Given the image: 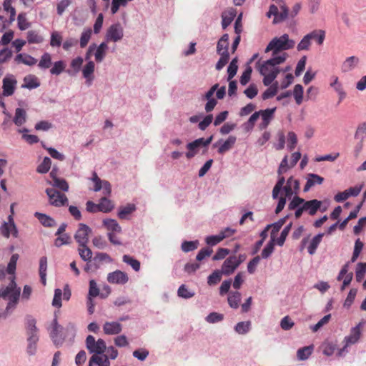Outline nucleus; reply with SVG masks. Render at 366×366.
Segmentation results:
<instances>
[{
	"mask_svg": "<svg viewBox=\"0 0 366 366\" xmlns=\"http://www.w3.org/2000/svg\"><path fill=\"white\" fill-rule=\"evenodd\" d=\"M288 55L282 53L279 56H272V58L265 61L259 60L256 63V67L261 75L264 76L263 84L264 86L270 85L277 78L280 72L279 65L283 64Z\"/></svg>",
	"mask_w": 366,
	"mask_h": 366,
	"instance_id": "f257e3e1",
	"label": "nucleus"
},
{
	"mask_svg": "<svg viewBox=\"0 0 366 366\" xmlns=\"http://www.w3.org/2000/svg\"><path fill=\"white\" fill-rule=\"evenodd\" d=\"M295 41L285 34L280 37L273 38L265 48L264 52H272V56H279L283 51L294 48Z\"/></svg>",
	"mask_w": 366,
	"mask_h": 366,
	"instance_id": "f03ea898",
	"label": "nucleus"
},
{
	"mask_svg": "<svg viewBox=\"0 0 366 366\" xmlns=\"http://www.w3.org/2000/svg\"><path fill=\"white\" fill-rule=\"evenodd\" d=\"M15 279V276H11L10 277L9 284L1 292V297L4 299L9 300V302L6 306L7 311L10 309H14L16 307L21 294V288L17 287Z\"/></svg>",
	"mask_w": 366,
	"mask_h": 366,
	"instance_id": "7ed1b4c3",
	"label": "nucleus"
},
{
	"mask_svg": "<svg viewBox=\"0 0 366 366\" xmlns=\"http://www.w3.org/2000/svg\"><path fill=\"white\" fill-rule=\"evenodd\" d=\"M86 347L88 351L93 355H102L107 350L105 341L103 339L96 340L92 335L86 337Z\"/></svg>",
	"mask_w": 366,
	"mask_h": 366,
	"instance_id": "20e7f679",
	"label": "nucleus"
},
{
	"mask_svg": "<svg viewBox=\"0 0 366 366\" xmlns=\"http://www.w3.org/2000/svg\"><path fill=\"white\" fill-rule=\"evenodd\" d=\"M212 139V137H209L207 139L204 138H199L192 142L189 143L187 145V149L188 152L186 153V157L187 159H191L194 157L196 154L199 152L201 148L205 147L209 145Z\"/></svg>",
	"mask_w": 366,
	"mask_h": 366,
	"instance_id": "39448f33",
	"label": "nucleus"
},
{
	"mask_svg": "<svg viewBox=\"0 0 366 366\" xmlns=\"http://www.w3.org/2000/svg\"><path fill=\"white\" fill-rule=\"evenodd\" d=\"M288 12V8L285 4H282L281 6L272 4L269 6V10L267 13V16L268 18H270L271 16H274V18L273 19V23L277 24L283 21L287 18Z\"/></svg>",
	"mask_w": 366,
	"mask_h": 366,
	"instance_id": "423d86ee",
	"label": "nucleus"
},
{
	"mask_svg": "<svg viewBox=\"0 0 366 366\" xmlns=\"http://www.w3.org/2000/svg\"><path fill=\"white\" fill-rule=\"evenodd\" d=\"M46 193L49 197V203L53 206L62 207L68 203L66 196L54 188H47Z\"/></svg>",
	"mask_w": 366,
	"mask_h": 366,
	"instance_id": "0eeeda50",
	"label": "nucleus"
},
{
	"mask_svg": "<svg viewBox=\"0 0 366 366\" xmlns=\"http://www.w3.org/2000/svg\"><path fill=\"white\" fill-rule=\"evenodd\" d=\"M123 36L124 31L122 26L120 24H114L108 28L105 35V40L106 42H117L122 40Z\"/></svg>",
	"mask_w": 366,
	"mask_h": 366,
	"instance_id": "6e6552de",
	"label": "nucleus"
},
{
	"mask_svg": "<svg viewBox=\"0 0 366 366\" xmlns=\"http://www.w3.org/2000/svg\"><path fill=\"white\" fill-rule=\"evenodd\" d=\"M91 229L84 224H79V228L74 234V239L79 246H84L89 242V234Z\"/></svg>",
	"mask_w": 366,
	"mask_h": 366,
	"instance_id": "1a4fd4ad",
	"label": "nucleus"
},
{
	"mask_svg": "<svg viewBox=\"0 0 366 366\" xmlns=\"http://www.w3.org/2000/svg\"><path fill=\"white\" fill-rule=\"evenodd\" d=\"M129 280L127 274L120 271L116 270L113 272H110L107 276V281L111 284H126Z\"/></svg>",
	"mask_w": 366,
	"mask_h": 366,
	"instance_id": "9d476101",
	"label": "nucleus"
},
{
	"mask_svg": "<svg viewBox=\"0 0 366 366\" xmlns=\"http://www.w3.org/2000/svg\"><path fill=\"white\" fill-rule=\"evenodd\" d=\"M122 331V325L119 322L107 321L103 325V332L107 335H119Z\"/></svg>",
	"mask_w": 366,
	"mask_h": 366,
	"instance_id": "9b49d317",
	"label": "nucleus"
},
{
	"mask_svg": "<svg viewBox=\"0 0 366 366\" xmlns=\"http://www.w3.org/2000/svg\"><path fill=\"white\" fill-rule=\"evenodd\" d=\"M332 79V81L330 82V86L337 92L339 97L338 104H340L346 98L347 92L337 76H333Z\"/></svg>",
	"mask_w": 366,
	"mask_h": 366,
	"instance_id": "f8f14e48",
	"label": "nucleus"
},
{
	"mask_svg": "<svg viewBox=\"0 0 366 366\" xmlns=\"http://www.w3.org/2000/svg\"><path fill=\"white\" fill-rule=\"evenodd\" d=\"M360 325H357L356 327H353L351 330L350 335L345 337V345L343 349H341L338 355L340 356L342 354V352L344 351L345 348L347 347L350 345L355 344L358 341V340L360 337Z\"/></svg>",
	"mask_w": 366,
	"mask_h": 366,
	"instance_id": "ddd939ff",
	"label": "nucleus"
},
{
	"mask_svg": "<svg viewBox=\"0 0 366 366\" xmlns=\"http://www.w3.org/2000/svg\"><path fill=\"white\" fill-rule=\"evenodd\" d=\"M238 267V263L236 262V255H232L227 258L222 266V272L225 275H229Z\"/></svg>",
	"mask_w": 366,
	"mask_h": 366,
	"instance_id": "4468645a",
	"label": "nucleus"
},
{
	"mask_svg": "<svg viewBox=\"0 0 366 366\" xmlns=\"http://www.w3.org/2000/svg\"><path fill=\"white\" fill-rule=\"evenodd\" d=\"M321 205V201L317 199H312L309 201L304 200V203L302 207L305 212H307L310 215L313 216L320 209Z\"/></svg>",
	"mask_w": 366,
	"mask_h": 366,
	"instance_id": "2eb2a0df",
	"label": "nucleus"
},
{
	"mask_svg": "<svg viewBox=\"0 0 366 366\" xmlns=\"http://www.w3.org/2000/svg\"><path fill=\"white\" fill-rule=\"evenodd\" d=\"M0 233L5 238H9L11 234L14 237L17 238L19 236V231L15 224H6L4 222L0 227Z\"/></svg>",
	"mask_w": 366,
	"mask_h": 366,
	"instance_id": "dca6fc26",
	"label": "nucleus"
},
{
	"mask_svg": "<svg viewBox=\"0 0 366 366\" xmlns=\"http://www.w3.org/2000/svg\"><path fill=\"white\" fill-rule=\"evenodd\" d=\"M95 364L98 366H110V362L108 355H93L89 362L88 366H92Z\"/></svg>",
	"mask_w": 366,
	"mask_h": 366,
	"instance_id": "f3484780",
	"label": "nucleus"
},
{
	"mask_svg": "<svg viewBox=\"0 0 366 366\" xmlns=\"http://www.w3.org/2000/svg\"><path fill=\"white\" fill-rule=\"evenodd\" d=\"M360 60L359 58L355 56L347 57L342 63L341 66V70L342 72L346 73L354 69L358 64Z\"/></svg>",
	"mask_w": 366,
	"mask_h": 366,
	"instance_id": "a211bd4d",
	"label": "nucleus"
},
{
	"mask_svg": "<svg viewBox=\"0 0 366 366\" xmlns=\"http://www.w3.org/2000/svg\"><path fill=\"white\" fill-rule=\"evenodd\" d=\"M95 64L92 61H89L83 68V76L86 79L88 85H91L94 79L93 73L94 71Z\"/></svg>",
	"mask_w": 366,
	"mask_h": 366,
	"instance_id": "6ab92c4d",
	"label": "nucleus"
},
{
	"mask_svg": "<svg viewBox=\"0 0 366 366\" xmlns=\"http://www.w3.org/2000/svg\"><path fill=\"white\" fill-rule=\"evenodd\" d=\"M34 216L39 219L40 223L46 227H54L56 225V221L45 214L36 212Z\"/></svg>",
	"mask_w": 366,
	"mask_h": 366,
	"instance_id": "aec40b11",
	"label": "nucleus"
},
{
	"mask_svg": "<svg viewBox=\"0 0 366 366\" xmlns=\"http://www.w3.org/2000/svg\"><path fill=\"white\" fill-rule=\"evenodd\" d=\"M229 35L224 34L217 42V51L219 54H229L228 46H229Z\"/></svg>",
	"mask_w": 366,
	"mask_h": 366,
	"instance_id": "412c9836",
	"label": "nucleus"
},
{
	"mask_svg": "<svg viewBox=\"0 0 366 366\" xmlns=\"http://www.w3.org/2000/svg\"><path fill=\"white\" fill-rule=\"evenodd\" d=\"M16 83V80L4 78L3 80V94L4 96H11L14 92V86Z\"/></svg>",
	"mask_w": 366,
	"mask_h": 366,
	"instance_id": "4be33fe9",
	"label": "nucleus"
},
{
	"mask_svg": "<svg viewBox=\"0 0 366 366\" xmlns=\"http://www.w3.org/2000/svg\"><path fill=\"white\" fill-rule=\"evenodd\" d=\"M242 295L241 293L236 292H231L227 298L229 305L233 309H237L239 306Z\"/></svg>",
	"mask_w": 366,
	"mask_h": 366,
	"instance_id": "5701e85b",
	"label": "nucleus"
},
{
	"mask_svg": "<svg viewBox=\"0 0 366 366\" xmlns=\"http://www.w3.org/2000/svg\"><path fill=\"white\" fill-rule=\"evenodd\" d=\"M40 82L38 78L34 75H27L24 79L23 86L29 89H35L39 87Z\"/></svg>",
	"mask_w": 366,
	"mask_h": 366,
	"instance_id": "b1692460",
	"label": "nucleus"
},
{
	"mask_svg": "<svg viewBox=\"0 0 366 366\" xmlns=\"http://www.w3.org/2000/svg\"><path fill=\"white\" fill-rule=\"evenodd\" d=\"M103 225L107 228L109 232H117L119 233L122 231V228L114 219H105L103 220Z\"/></svg>",
	"mask_w": 366,
	"mask_h": 366,
	"instance_id": "393cba45",
	"label": "nucleus"
},
{
	"mask_svg": "<svg viewBox=\"0 0 366 366\" xmlns=\"http://www.w3.org/2000/svg\"><path fill=\"white\" fill-rule=\"evenodd\" d=\"M26 112L24 109L17 108L15 111L14 122L17 126H21L26 122Z\"/></svg>",
	"mask_w": 366,
	"mask_h": 366,
	"instance_id": "a878e982",
	"label": "nucleus"
},
{
	"mask_svg": "<svg viewBox=\"0 0 366 366\" xmlns=\"http://www.w3.org/2000/svg\"><path fill=\"white\" fill-rule=\"evenodd\" d=\"M323 182V178L314 174H311L306 182L304 187V191H308L315 184H321Z\"/></svg>",
	"mask_w": 366,
	"mask_h": 366,
	"instance_id": "bb28decb",
	"label": "nucleus"
},
{
	"mask_svg": "<svg viewBox=\"0 0 366 366\" xmlns=\"http://www.w3.org/2000/svg\"><path fill=\"white\" fill-rule=\"evenodd\" d=\"M93 262L95 265V268L97 269L100 267L101 263H102L103 262H109V263L112 262V259L107 253L99 252L94 257Z\"/></svg>",
	"mask_w": 366,
	"mask_h": 366,
	"instance_id": "cd10ccee",
	"label": "nucleus"
},
{
	"mask_svg": "<svg viewBox=\"0 0 366 366\" xmlns=\"http://www.w3.org/2000/svg\"><path fill=\"white\" fill-rule=\"evenodd\" d=\"M323 236V233H320L312 238L310 243V245L307 247V250L310 254H314L315 253L316 249L320 243L321 242Z\"/></svg>",
	"mask_w": 366,
	"mask_h": 366,
	"instance_id": "c85d7f7f",
	"label": "nucleus"
},
{
	"mask_svg": "<svg viewBox=\"0 0 366 366\" xmlns=\"http://www.w3.org/2000/svg\"><path fill=\"white\" fill-rule=\"evenodd\" d=\"M99 210L104 213H108L114 209V204L106 197H102L100 199V202L98 204Z\"/></svg>",
	"mask_w": 366,
	"mask_h": 366,
	"instance_id": "c756f323",
	"label": "nucleus"
},
{
	"mask_svg": "<svg viewBox=\"0 0 366 366\" xmlns=\"http://www.w3.org/2000/svg\"><path fill=\"white\" fill-rule=\"evenodd\" d=\"M108 49V46L107 42H102L100 45L97 48L96 52L94 54L95 60L97 62H102L104 58L106 56V52Z\"/></svg>",
	"mask_w": 366,
	"mask_h": 366,
	"instance_id": "7c9ffc66",
	"label": "nucleus"
},
{
	"mask_svg": "<svg viewBox=\"0 0 366 366\" xmlns=\"http://www.w3.org/2000/svg\"><path fill=\"white\" fill-rule=\"evenodd\" d=\"M274 111H275V109L274 108V109H267L265 110H261L259 112H260V115L262 119V127L264 128V127H267V125L269 124V123L272 117V115H273Z\"/></svg>",
	"mask_w": 366,
	"mask_h": 366,
	"instance_id": "2f4dec72",
	"label": "nucleus"
},
{
	"mask_svg": "<svg viewBox=\"0 0 366 366\" xmlns=\"http://www.w3.org/2000/svg\"><path fill=\"white\" fill-rule=\"evenodd\" d=\"M12 1L13 0H4L3 4L4 11L10 13L9 21L8 24H10L13 21H14L16 16V9L11 5Z\"/></svg>",
	"mask_w": 366,
	"mask_h": 366,
	"instance_id": "473e14b6",
	"label": "nucleus"
},
{
	"mask_svg": "<svg viewBox=\"0 0 366 366\" xmlns=\"http://www.w3.org/2000/svg\"><path fill=\"white\" fill-rule=\"evenodd\" d=\"M44 38L36 31L30 30L27 32V41L29 44H40Z\"/></svg>",
	"mask_w": 366,
	"mask_h": 366,
	"instance_id": "72a5a7b5",
	"label": "nucleus"
},
{
	"mask_svg": "<svg viewBox=\"0 0 366 366\" xmlns=\"http://www.w3.org/2000/svg\"><path fill=\"white\" fill-rule=\"evenodd\" d=\"M47 269V258L46 257H41L39 259V275L41 277V282L46 284V275Z\"/></svg>",
	"mask_w": 366,
	"mask_h": 366,
	"instance_id": "f704fd0d",
	"label": "nucleus"
},
{
	"mask_svg": "<svg viewBox=\"0 0 366 366\" xmlns=\"http://www.w3.org/2000/svg\"><path fill=\"white\" fill-rule=\"evenodd\" d=\"M79 254L80 257L84 261H91L92 257V250L87 247V244H85L84 246H79L78 248Z\"/></svg>",
	"mask_w": 366,
	"mask_h": 366,
	"instance_id": "c9c22d12",
	"label": "nucleus"
},
{
	"mask_svg": "<svg viewBox=\"0 0 366 366\" xmlns=\"http://www.w3.org/2000/svg\"><path fill=\"white\" fill-rule=\"evenodd\" d=\"M52 64L51 56L49 53L45 52L41 57L38 66L43 69H49Z\"/></svg>",
	"mask_w": 366,
	"mask_h": 366,
	"instance_id": "e433bc0d",
	"label": "nucleus"
},
{
	"mask_svg": "<svg viewBox=\"0 0 366 366\" xmlns=\"http://www.w3.org/2000/svg\"><path fill=\"white\" fill-rule=\"evenodd\" d=\"M122 260L124 262L127 263V264L130 265L132 269L136 271L139 272L140 269V262L132 257L124 254L122 257Z\"/></svg>",
	"mask_w": 366,
	"mask_h": 366,
	"instance_id": "4c0bfd02",
	"label": "nucleus"
},
{
	"mask_svg": "<svg viewBox=\"0 0 366 366\" xmlns=\"http://www.w3.org/2000/svg\"><path fill=\"white\" fill-rule=\"evenodd\" d=\"M18 21V28L21 31H24L30 27L31 24L26 19V13H20L17 17Z\"/></svg>",
	"mask_w": 366,
	"mask_h": 366,
	"instance_id": "58836bf2",
	"label": "nucleus"
},
{
	"mask_svg": "<svg viewBox=\"0 0 366 366\" xmlns=\"http://www.w3.org/2000/svg\"><path fill=\"white\" fill-rule=\"evenodd\" d=\"M235 12L234 11L229 12H223L222 14V26L224 29H225L233 21L235 17Z\"/></svg>",
	"mask_w": 366,
	"mask_h": 366,
	"instance_id": "ea45409f",
	"label": "nucleus"
},
{
	"mask_svg": "<svg viewBox=\"0 0 366 366\" xmlns=\"http://www.w3.org/2000/svg\"><path fill=\"white\" fill-rule=\"evenodd\" d=\"M269 86V87L267 88L262 94L263 99H267L272 98L274 96H275L276 94L277 93V89H278L277 81H275L274 84H271Z\"/></svg>",
	"mask_w": 366,
	"mask_h": 366,
	"instance_id": "a19ab883",
	"label": "nucleus"
},
{
	"mask_svg": "<svg viewBox=\"0 0 366 366\" xmlns=\"http://www.w3.org/2000/svg\"><path fill=\"white\" fill-rule=\"evenodd\" d=\"M311 40L314 39L319 45H322L325 38V32L323 30H315L309 34Z\"/></svg>",
	"mask_w": 366,
	"mask_h": 366,
	"instance_id": "79ce46f5",
	"label": "nucleus"
},
{
	"mask_svg": "<svg viewBox=\"0 0 366 366\" xmlns=\"http://www.w3.org/2000/svg\"><path fill=\"white\" fill-rule=\"evenodd\" d=\"M19 259V254H14L11 255L9 262L7 265L6 272L8 274H11L12 276H14L16 267V263Z\"/></svg>",
	"mask_w": 366,
	"mask_h": 366,
	"instance_id": "37998d69",
	"label": "nucleus"
},
{
	"mask_svg": "<svg viewBox=\"0 0 366 366\" xmlns=\"http://www.w3.org/2000/svg\"><path fill=\"white\" fill-rule=\"evenodd\" d=\"M57 236L54 240V245L56 247H60L64 244H69L71 242V237L68 234H62Z\"/></svg>",
	"mask_w": 366,
	"mask_h": 366,
	"instance_id": "c03bdc74",
	"label": "nucleus"
},
{
	"mask_svg": "<svg viewBox=\"0 0 366 366\" xmlns=\"http://www.w3.org/2000/svg\"><path fill=\"white\" fill-rule=\"evenodd\" d=\"M65 68L66 64L64 61H57L53 64V66L50 69V73L53 75H59L64 71Z\"/></svg>",
	"mask_w": 366,
	"mask_h": 366,
	"instance_id": "a18cd8bd",
	"label": "nucleus"
},
{
	"mask_svg": "<svg viewBox=\"0 0 366 366\" xmlns=\"http://www.w3.org/2000/svg\"><path fill=\"white\" fill-rule=\"evenodd\" d=\"M366 273V263L360 262L357 264L355 277L357 282H361Z\"/></svg>",
	"mask_w": 366,
	"mask_h": 366,
	"instance_id": "49530a36",
	"label": "nucleus"
},
{
	"mask_svg": "<svg viewBox=\"0 0 366 366\" xmlns=\"http://www.w3.org/2000/svg\"><path fill=\"white\" fill-rule=\"evenodd\" d=\"M136 209L134 204H128L125 207L120 208L118 212L119 218L124 219L128 214H130Z\"/></svg>",
	"mask_w": 366,
	"mask_h": 366,
	"instance_id": "de8ad7c7",
	"label": "nucleus"
},
{
	"mask_svg": "<svg viewBox=\"0 0 366 366\" xmlns=\"http://www.w3.org/2000/svg\"><path fill=\"white\" fill-rule=\"evenodd\" d=\"M236 142V137L230 136L228 139L219 147V152L224 153L231 149Z\"/></svg>",
	"mask_w": 366,
	"mask_h": 366,
	"instance_id": "09e8293b",
	"label": "nucleus"
},
{
	"mask_svg": "<svg viewBox=\"0 0 366 366\" xmlns=\"http://www.w3.org/2000/svg\"><path fill=\"white\" fill-rule=\"evenodd\" d=\"M312 346L304 347L299 349L297 352V357L301 360L307 359L312 354Z\"/></svg>",
	"mask_w": 366,
	"mask_h": 366,
	"instance_id": "8fccbe9b",
	"label": "nucleus"
},
{
	"mask_svg": "<svg viewBox=\"0 0 366 366\" xmlns=\"http://www.w3.org/2000/svg\"><path fill=\"white\" fill-rule=\"evenodd\" d=\"M293 95L296 103L300 105L302 102L303 87L300 84H296L294 87Z\"/></svg>",
	"mask_w": 366,
	"mask_h": 366,
	"instance_id": "3c124183",
	"label": "nucleus"
},
{
	"mask_svg": "<svg viewBox=\"0 0 366 366\" xmlns=\"http://www.w3.org/2000/svg\"><path fill=\"white\" fill-rule=\"evenodd\" d=\"M27 132V129H23L19 130V132L23 133L22 138L24 140H25V142H26L29 144H33L37 143L39 141V139L36 135L25 134V132Z\"/></svg>",
	"mask_w": 366,
	"mask_h": 366,
	"instance_id": "603ef678",
	"label": "nucleus"
},
{
	"mask_svg": "<svg viewBox=\"0 0 366 366\" xmlns=\"http://www.w3.org/2000/svg\"><path fill=\"white\" fill-rule=\"evenodd\" d=\"M92 36V29L88 28L85 29L80 37V46L81 48H84L89 41Z\"/></svg>",
	"mask_w": 366,
	"mask_h": 366,
	"instance_id": "864d4df0",
	"label": "nucleus"
},
{
	"mask_svg": "<svg viewBox=\"0 0 366 366\" xmlns=\"http://www.w3.org/2000/svg\"><path fill=\"white\" fill-rule=\"evenodd\" d=\"M237 59L234 58L230 62L228 68H227V73H228V79H232L237 74Z\"/></svg>",
	"mask_w": 366,
	"mask_h": 366,
	"instance_id": "5fc2aeb1",
	"label": "nucleus"
},
{
	"mask_svg": "<svg viewBox=\"0 0 366 366\" xmlns=\"http://www.w3.org/2000/svg\"><path fill=\"white\" fill-rule=\"evenodd\" d=\"M363 243L360 241V239H357L356 241H355V248H354V252H353V254H352V258H351V262H355L357 259L358 258L362 248H363Z\"/></svg>",
	"mask_w": 366,
	"mask_h": 366,
	"instance_id": "6e6d98bb",
	"label": "nucleus"
},
{
	"mask_svg": "<svg viewBox=\"0 0 366 366\" xmlns=\"http://www.w3.org/2000/svg\"><path fill=\"white\" fill-rule=\"evenodd\" d=\"M250 322H240L235 326V331L239 334H246L250 328Z\"/></svg>",
	"mask_w": 366,
	"mask_h": 366,
	"instance_id": "4d7b16f0",
	"label": "nucleus"
},
{
	"mask_svg": "<svg viewBox=\"0 0 366 366\" xmlns=\"http://www.w3.org/2000/svg\"><path fill=\"white\" fill-rule=\"evenodd\" d=\"M310 44H311V39H310L309 34H307V35H305L303 37V39L297 44V49L298 51L308 50Z\"/></svg>",
	"mask_w": 366,
	"mask_h": 366,
	"instance_id": "13d9d810",
	"label": "nucleus"
},
{
	"mask_svg": "<svg viewBox=\"0 0 366 366\" xmlns=\"http://www.w3.org/2000/svg\"><path fill=\"white\" fill-rule=\"evenodd\" d=\"M62 42V36L61 35L57 32L54 31L51 34V40H50V45L52 47H59Z\"/></svg>",
	"mask_w": 366,
	"mask_h": 366,
	"instance_id": "bf43d9fd",
	"label": "nucleus"
},
{
	"mask_svg": "<svg viewBox=\"0 0 366 366\" xmlns=\"http://www.w3.org/2000/svg\"><path fill=\"white\" fill-rule=\"evenodd\" d=\"M198 241H184L182 244V249L184 252H188L196 249L198 247Z\"/></svg>",
	"mask_w": 366,
	"mask_h": 366,
	"instance_id": "052dcab7",
	"label": "nucleus"
},
{
	"mask_svg": "<svg viewBox=\"0 0 366 366\" xmlns=\"http://www.w3.org/2000/svg\"><path fill=\"white\" fill-rule=\"evenodd\" d=\"M222 274H223L222 271L220 272L219 270H215L208 277L207 283L209 285H216L217 283L220 282L222 278Z\"/></svg>",
	"mask_w": 366,
	"mask_h": 366,
	"instance_id": "680f3d73",
	"label": "nucleus"
},
{
	"mask_svg": "<svg viewBox=\"0 0 366 366\" xmlns=\"http://www.w3.org/2000/svg\"><path fill=\"white\" fill-rule=\"evenodd\" d=\"M292 227V223H290L288 225H287L283 230L282 231L280 234V237L277 240V244L280 246H282L285 242V239L291 229Z\"/></svg>",
	"mask_w": 366,
	"mask_h": 366,
	"instance_id": "e2e57ef3",
	"label": "nucleus"
},
{
	"mask_svg": "<svg viewBox=\"0 0 366 366\" xmlns=\"http://www.w3.org/2000/svg\"><path fill=\"white\" fill-rule=\"evenodd\" d=\"M127 0H112L111 12L112 14H115L119 9L120 6H126L127 4Z\"/></svg>",
	"mask_w": 366,
	"mask_h": 366,
	"instance_id": "0e129e2a",
	"label": "nucleus"
},
{
	"mask_svg": "<svg viewBox=\"0 0 366 366\" xmlns=\"http://www.w3.org/2000/svg\"><path fill=\"white\" fill-rule=\"evenodd\" d=\"M357 290L356 289H351L347 295V297L344 302V307L349 308L353 303L356 297Z\"/></svg>",
	"mask_w": 366,
	"mask_h": 366,
	"instance_id": "69168bd1",
	"label": "nucleus"
},
{
	"mask_svg": "<svg viewBox=\"0 0 366 366\" xmlns=\"http://www.w3.org/2000/svg\"><path fill=\"white\" fill-rule=\"evenodd\" d=\"M114 344L117 347H123L129 345L127 337L124 335H119L114 339Z\"/></svg>",
	"mask_w": 366,
	"mask_h": 366,
	"instance_id": "338daca9",
	"label": "nucleus"
},
{
	"mask_svg": "<svg viewBox=\"0 0 366 366\" xmlns=\"http://www.w3.org/2000/svg\"><path fill=\"white\" fill-rule=\"evenodd\" d=\"M274 248V244L273 240L269 242L266 247L263 249L261 256L262 258L266 259L269 257L273 252Z\"/></svg>",
	"mask_w": 366,
	"mask_h": 366,
	"instance_id": "774afa93",
	"label": "nucleus"
}]
</instances>
